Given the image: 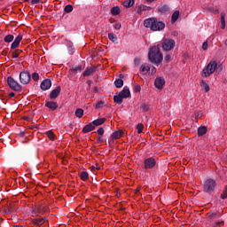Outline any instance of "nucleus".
I'll list each match as a JSON object with an SVG mask.
<instances>
[{
	"instance_id": "obj_1",
	"label": "nucleus",
	"mask_w": 227,
	"mask_h": 227,
	"mask_svg": "<svg viewBox=\"0 0 227 227\" xmlns=\"http://www.w3.org/2000/svg\"><path fill=\"white\" fill-rule=\"evenodd\" d=\"M145 27H150L151 31H162L166 27V24L157 20L155 18H149L144 21Z\"/></svg>"
},
{
	"instance_id": "obj_2",
	"label": "nucleus",
	"mask_w": 227,
	"mask_h": 227,
	"mask_svg": "<svg viewBox=\"0 0 227 227\" xmlns=\"http://www.w3.org/2000/svg\"><path fill=\"white\" fill-rule=\"evenodd\" d=\"M148 58L151 63H161L163 57L160 53V48L159 46H153L150 49Z\"/></svg>"
},
{
	"instance_id": "obj_3",
	"label": "nucleus",
	"mask_w": 227,
	"mask_h": 227,
	"mask_svg": "<svg viewBox=\"0 0 227 227\" xmlns=\"http://www.w3.org/2000/svg\"><path fill=\"white\" fill-rule=\"evenodd\" d=\"M217 69V61L211 60L207 66L202 70V77H210Z\"/></svg>"
},
{
	"instance_id": "obj_4",
	"label": "nucleus",
	"mask_w": 227,
	"mask_h": 227,
	"mask_svg": "<svg viewBox=\"0 0 227 227\" xmlns=\"http://www.w3.org/2000/svg\"><path fill=\"white\" fill-rule=\"evenodd\" d=\"M216 186H217V183H215V180L207 179L204 182L203 191H204V192H207V194H212V192H214V191L215 190Z\"/></svg>"
},
{
	"instance_id": "obj_5",
	"label": "nucleus",
	"mask_w": 227,
	"mask_h": 227,
	"mask_svg": "<svg viewBox=\"0 0 227 227\" xmlns=\"http://www.w3.org/2000/svg\"><path fill=\"white\" fill-rule=\"evenodd\" d=\"M47 210H49L47 205L36 204L34 207H32V214H34V215H43Z\"/></svg>"
},
{
	"instance_id": "obj_6",
	"label": "nucleus",
	"mask_w": 227,
	"mask_h": 227,
	"mask_svg": "<svg viewBox=\"0 0 227 227\" xmlns=\"http://www.w3.org/2000/svg\"><path fill=\"white\" fill-rule=\"evenodd\" d=\"M7 84L13 91H22V86L12 76L7 78Z\"/></svg>"
},
{
	"instance_id": "obj_7",
	"label": "nucleus",
	"mask_w": 227,
	"mask_h": 227,
	"mask_svg": "<svg viewBox=\"0 0 227 227\" xmlns=\"http://www.w3.org/2000/svg\"><path fill=\"white\" fill-rule=\"evenodd\" d=\"M175 40L173 39H165L161 43V47L163 51H173L175 49Z\"/></svg>"
},
{
	"instance_id": "obj_8",
	"label": "nucleus",
	"mask_w": 227,
	"mask_h": 227,
	"mask_svg": "<svg viewBox=\"0 0 227 227\" xmlns=\"http://www.w3.org/2000/svg\"><path fill=\"white\" fill-rule=\"evenodd\" d=\"M29 81H31V74L27 71H23L20 74V82L21 84H29Z\"/></svg>"
},
{
	"instance_id": "obj_9",
	"label": "nucleus",
	"mask_w": 227,
	"mask_h": 227,
	"mask_svg": "<svg viewBox=\"0 0 227 227\" xmlns=\"http://www.w3.org/2000/svg\"><path fill=\"white\" fill-rule=\"evenodd\" d=\"M144 164L145 169H153V168H155L157 161H155V159L153 158H147L145 160Z\"/></svg>"
},
{
	"instance_id": "obj_10",
	"label": "nucleus",
	"mask_w": 227,
	"mask_h": 227,
	"mask_svg": "<svg viewBox=\"0 0 227 227\" xmlns=\"http://www.w3.org/2000/svg\"><path fill=\"white\" fill-rule=\"evenodd\" d=\"M22 35L21 34H19L14 41L12 42V43L11 44V51H15L18 49V47L20 45V42H22Z\"/></svg>"
},
{
	"instance_id": "obj_11",
	"label": "nucleus",
	"mask_w": 227,
	"mask_h": 227,
	"mask_svg": "<svg viewBox=\"0 0 227 227\" xmlns=\"http://www.w3.org/2000/svg\"><path fill=\"white\" fill-rule=\"evenodd\" d=\"M52 86V82L51 79H45L41 82V90L43 91H47V90H51V87Z\"/></svg>"
},
{
	"instance_id": "obj_12",
	"label": "nucleus",
	"mask_w": 227,
	"mask_h": 227,
	"mask_svg": "<svg viewBox=\"0 0 227 227\" xmlns=\"http://www.w3.org/2000/svg\"><path fill=\"white\" fill-rule=\"evenodd\" d=\"M164 84H166V81L162 77H157L154 82V86L158 90H162L164 88Z\"/></svg>"
},
{
	"instance_id": "obj_13",
	"label": "nucleus",
	"mask_w": 227,
	"mask_h": 227,
	"mask_svg": "<svg viewBox=\"0 0 227 227\" xmlns=\"http://www.w3.org/2000/svg\"><path fill=\"white\" fill-rule=\"evenodd\" d=\"M60 93H61V87L58 86L50 93V98L51 100H55V98H58V97H59Z\"/></svg>"
},
{
	"instance_id": "obj_14",
	"label": "nucleus",
	"mask_w": 227,
	"mask_h": 227,
	"mask_svg": "<svg viewBox=\"0 0 227 227\" xmlns=\"http://www.w3.org/2000/svg\"><path fill=\"white\" fill-rule=\"evenodd\" d=\"M97 72V67H88L82 74L83 77H90V75H93Z\"/></svg>"
},
{
	"instance_id": "obj_15",
	"label": "nucleus",
	"mask_w": 227,
	"mask_h": 227,
	"mask_svg": "<svg viewBox=\"0 0 227 227\" xmlns=\"http://www.w3.org/2000/svg\"><path fill=\"white\" fill-rule=\"evenodd\" d=\"M45 107H48L51 111H56L58 109V103L54 101H47L45 103Z\"/></svg>"
},
{
	"instance_id": "obj_16",
	"label": "nucleus",
	"mask_w": 227,
	"mask_h": 227,
	"mask_svg": "<svg viewBox=\"0 0 227 227\" xmlns=\"http://www.w3.org/2000/svg\"><path fill=\"white\" fill-rule=\"evenodd\" d=\"M46 221V218H35L32 220V223L35 226H42V224H45Z\"/></svg>"
},
{
	"instance_id": "obj_17",
	"label": "nucleus",
	"mask_w": 227,
	"mask_h": 227,
	"mask_svg": "<svg viewBox=\"0 0 227 227\" xmlns=\"http://www.w3.org/2000/svg\"><path fill=\"white\" fill-rule=\"evenodd\" d=\"M91 130H95V126L93 123H89L85 125L82 129L83 134H88V132H91Z\"/></svg>"
},
{
	"instance_id": "obj_18",
	"label": "nucleus",
	"mask_w": 227,
	"mask_h": 227,
	"mask_svg": "<svg viewBox=\"0 0 227 227\" xmlns=\"http://www.w3.org/2000/svg\"><path fill=\"white\" fill-rule=\"evenodd\" d=\"M119 94L122 97V98H129L130 97V90L124 88Z\"/></svg>"
},
{
	"instance_id": "obj_19",
	"label": "nucleus",
	"mask_w": 227,
	"mask_h": 227,
	"mask_svg": "<svg viewBox=\"0 0 227 227\" xmlns=\"http://www.w3.org/2000/svg\"><path fill=\"white\" fill-rule=\"evenodd\" d=\"M123 136V130H117V131H114L111 137L112 139H120V137H121Z\"/></svg>"
},
{
	"instance_id": "obj_20",
	"label": "nucleus",
	"mask_w": 227,
	"mask_h": 227,
	"mask_svg": "<svg viewBox=\"0 0 227 227\" xmlns=\"http://www.w3.org/2000/svg\"><path fill=\"white\" fill-rule=\"evenodd\" d=\"M103 123H106V118H99L92 121L94 127H98L99 125H103Z\"/></svg>"
},
{
	"instance_id": "obj_21",
	"label": "nucleus",
	"mask_w": 227,
	"mask_h": 227,
	"mask_svg": "<svg viewBox=\"0 0 227 227\" xmlns=\"http://www.w3.org/2000/svg\"><path fill=\"white\" fill-rule=\"evenodd\" d=\"M178 17H180V11H175L171 17V22L175 24L178 20Z\"/></svg>"
},
{
	"instance_id": "obj_22",
	"label": "nucleus",
	"mask_w": 227,
	"mask_h": 227,
	"mask_svg": "<svg viewBox=\"0 0 227 227\" xmlns=\"http://www.w3.org/2000/svg\"><path fill=\"white\" fill-rule=\"evenodd\" d=\"M84 70V67L82 66H76L74 67H72L69 72H72V74H77L78 72H82Z\"/></svg>"
},
{
	"instance_id": "obj_23",
	"label": "nucleus",
	"mask_w": 227,
	"mask_h": 227,
	"mask_svg": "<svg viewBox=\"0 0 227 227\" xmlns=\"http://www.w3.org/2000/svg\"><path fill=\"white\" fill-rule=\"evenodd\" d=\"M122 5L124 8H132L134 6V0H125L122 2Z\"/></svg>"
},
{
	"instance_id": "obj_24",
	"label": "nucleus",
	"mask_w": 227,
	"mask_h": 227,
	"mask_svg": "<svg viewBox=\"0 0 227 227\" xmlns=\"http://www.w3.org/2000/svg\"><path fill=\"white\" fill-rule=\"evenodd\" d=\"M114 102L115 104H118L119 106L123 103V97H121L120 94L114 97Z\"/></svg>"
},
{
	"instance_id": "obj_25",
	"label": "nucleus",
	"mask_w": 227,
	"mask_h": 227,
	"mask_svg": "<svg viewBox=\"0 0 227 227\" xmlns=\"http://www.w3.org/2000/svg\"><path fill=\"white\" fill-rule=\"evenodd\" d=\"M221 24L222 29H224V27H226V13L224 12L221 13Z\"/></svg>"
},
{
	"instance_id": "obj_26",
	"label": "nucleus",
	"mask_w": 227,
	"mask_h": 227,
	"mask_svg": "<svg viewBox=\"0 0 227 227\" xmlns=\"http://www.w3.org/2000/svg\"><path fill=\"white\" fill-rule=\"evenodd\" d=\"M74 114L76 118H82V116L84 115V110H82V108H77Z\"/></svg>"
},
{
	"instance_id": "obj_27",
	"label": "nucleus",
	"mask_w": 227,
	"mask_h": 227,
	"mask_svg": "<svg viewBox=\"0 0 227 227\" xmlns=\"http://www.w3.org/2000/svg\"><path fill=\"white\" fill-rule=\"evenodd\" d=\"M15 36H13V35H7L4 38V42H5V43H12V42H13Z\"/></svg>"
},
{
	"instance_id": "obj_28",
	"label": "nucleus",
	"mask_w": 227,
	"mask_h": 227,
	"mask_svg": "<svg viewBox=\"0 0 227 227\" xmlns=\"http://www.w3.org/2000/svg\"><path fill=\"white\" fill-rule=\"evenodd\" d=\"M207 134V127L201 126L198 129V136H205Z\"/></svg>"
},
{
	"instance_id": "obj_29",
	"label": "nucleus",
	"mask_w": 227,
	"mask_h": 227,
	"mask_svg": "<svg viewBox=\"0 0 227 227\" xmlns=\"http://www.w3.org/2000/svg\"><path fill=\"white\" fill-rule=\"evenodd\" d=\"M121 12L120 7L118 6H114L111 9V13L114 16L120 15Z\"/></svg>"
},
{
	"instance_id": "obj_30",
	"label": "nucleus",
	"mask_w": 227,
	"mask_h": 227,
	"mask_svg": "<svg viewBox=\"0 0 227 227\" xmlns=\"http://www.w3.org/2000/svg\"><path fill=\"white\" fill-rule=\"evenodd\" d=\"M140 72L143 74H147V72H150V66L143 64L140 67Z\"/></svg>"
},
{
	"instance_id": "obj_31",
	"label": "nucleus",
	"mask_w": 227,
	"mask_h": 227,
	"mask_svg": "<svg viewBox=\"0 0 227 227\" xmlns=\"http://www.w3.org/2000/svg\"><path fill=\"white\" fill-rule=\"evenodd\" d=\"M80 178L83 182H86V180H88V178H90V175L88 174V172L82 171V172L80 173Z\"/></svg>"
},
{
	"instance_id": "obj_32",
	"label": "nucleus",
	"mask_w": 227,
	"mask_h": 227,
	"mask_svg": "<svg viewBox=\"0 0 227 227\" xmlns=\"http://www.w3.org/2000/svg\"><path fill=\"white\" fill-rule=\"evenodd\" d=\"M158 10L160 13H166L169 12V6L168 4H164L161 7H159Z\"/></svg>"
},
{
	"instance_id": "obj_33",
	"label": "nucleus",
	"mask_w": 227,
	"mask_h": 227,
	"mask_svg": "<svg viewBox=\"0 0 227 227\" xmlns=\"http://www.w3.org/2000/svg\"><path fill=\"white\" fill-rule=\"evenodd\" d=\"M200 86H201L202 90H204L206 91V93H208V91H210V87L208 86L207 82L202 81Z\"/></svg>"
},
{
	"instance_id": "obj_34",
	"label": "nucleus",
	"mask_w": 227,
	"mask_h": 227,
	"mask_svg": "<svg viewBox=\"0 0 227 227\" xmlns=\"http://www.w3.org/2000/svg\"><path fill=\"white\" fill-rule=\"evenodd\" d=\"M108 38H109V40H111V42H113L114 43H116V42H118V37H116V35H114V33H109V34H108Z\"/></svg>"
},
{
	"instance_id": "obj_35",
	"label": "nucleus",
	"mask_w": 227,
	"mask_h": 227,
	"mask_svg": "<svg viewBox=\"0 0 227 227\" xmlns=\"http://www.w3.org/2000/svg\"><path fill=\"white\" fill-rule=\"evenodd\" d=\"M114 85L117 87V88H121L123 86V80L121 79H116L115 82H114Z\"/></svg>"
},
{
	"instance_id": "obj_36",
	"label": "nucleus",
	"mask_w": 227,
	"mask_h": 227,
	"mask_svg": "<svg viewBox=\"0 0 227 227\" xmlns=\"http://www.w3.org/2000/svg\"><path fill=\"white\" fill-rule=\"evenodd\" d=\"M220 215H219V212H215V213H212L208 215V219H219Z\"/></svg>"
},
{
	"instance_id": "obj_37",
	"label": "nucleus",
	"mask_w": 227,
	"mask_h": 227,
	"mask_svg": "<svg viewBox=\"0 0 227 227\" xmlns=\"http://www.w3.org/2000/svg\"><path fill=\"white\" fill-rule=\"evenodd\" d=\"M74 11V6H72L71 4L66 5L64 12H66V13H71V12Z\"/></svg>"
},
{
	"instance_id": "obj_38",
	"label": "nucleus",
	"mask_w": 227,
	"mask_h": 227,
	"mask_svg": "<svg viewBox=\"0 0 227 227\" xmlns=\"http://www.w3.org/2000/svg\"><path fill=\"white\" fill-rule=\"evenodd\" d=\"M140 108L142 109L143 113H146L150 110V106L145 103L142 104Z\"/></svg>"
},
{
	"instance_id": "obj_39",
	"label": "nucleus",
	"mask_w": 227,
	"mask_h": 227,
	"mask_svg": "<svg viewBox=\"0 0 227 227\" xmlns=\"http://www.w3.org/2000/svg\"><path fill=\"white\" fill-rule=\"evenodd\" d=\"M46 135L48 136L49 139H51V141H54L55 139V135L51 130H49Z\"/></svg>"
},
{
	"instance_id": "obj_40",
	"label": "nucleus",
	"mask_w": 227,
	"mask_h": 227,
	"mask_svg": "<svg viewBox=\"0 0 227 227\" xmlns=\"http://www.w3.org/2000/svg\"><path fill=\"white\" fill-rule=\"evenodd\" d=\"M143 129H145V126L143 125V123H138L137 125V129L138 134H141L143 132Z\"/></svg>"
},
{
	"instance_id": "obj_41",
	"label": "nucleus",
	"mask_w": 227,
	"mask_h": 227,
	"mask_svg": "<svg viewBox=\"0 0 227 227\" xmlns=\"http://www.w3.org/2000/svg\"><path fill=\"white\" fill-rule=\"evenodd\" d=\"M227 198V185L225 186V189L223 190V192L221 194L222 200H226Z\"/></svg>"
},
{
	"instance_id": "obj_42",
	"label": "nucleus",
	"mask_w": 227,
	"mask_h": 227,
	"mask_svg": "<svg viewBox=\"0 0 227 227\" xmlns=\"http://www.w3.org/2000/svg\"><path fill=\"white\" fill-rule=\"evenodd\" d=\"M164 59H165L166 63H169V61H172L173 56H171L170 54H168L165 56Z\"/></svg>"
},
{
	"instance_id": "obj_43",
	"label": "nucleus",
	"mask_w": 227,
	"mask_h": 227,
	"mask_svg": "<svg viewBox=\"0 0 227 227\" xmlns=\"http://www.w3.org/2000/svg\"><path fill=\"white\" fill-rule=\"evenodd\" d=\"M96 109H100L102 107H104V101H99L96 104L95 106Z\"/></svg>"
},
{
	"instance_id": "obj_44",
	"label": "nucleus",
	"mask_w": 227,
	"mask_h": 227,
	"mask_svg": "<svg viewBox=\"0 0 227 227\" xmlns=\"http://www.w3.org/2000/svg\"><path fill=\"white\" fill-rule=\"evenodd\" d=\"M32 79H33V81H38V79H40V74H38V73H34L33 74H32Z\"/></svg>"
},
{
	"instance_id": "obj_45",
	"label": "nucleus",
	"mask_w": 227,
	"mask_h": 227,
	"mask_svg": "<svg viewBox=\"0 0 227 227\" xmlns=\"http://www.w3.org/2000/svg\"><path fill=\"white\" fill-rule=\"evenodd\" d=\"M207 10H208L209 12H212L213 13H215V15H218V13H219V10L214 9V8H212V7H208Z\"/></svg>"
},
{
	"instance_id": "obj_46",
	"label": "nucleus",
	"mask_w": 227,
	"mask_h": 227,
	"mask_svg": "<svg viewBox=\"0 0 227 227\" xmlns=\"http://www.w3.org/2000/svg\"><path fill=\"white\" fill-rule=\"evenodd\" d=\"M134 63H135L136 67H139V64L141 63V59L135 58Z\"/></svg>"
},
{
	"instance_id": "obj_47",
	"label": "nucleus",
	"mask_w": 227,
	"mask_h": 227,
	"mask_svg": "<svg viewBox=\"0 0 227 227\" xmlns=\"http://www.w3.org/2000/svg\"><path fill=\"white\" fill-rule=\"evenodd\" d=\"M202 49H203V51H207V49H208V43L207 42L203 43Z\"/></svg>"
},
{
	"instance_id": "obj_48",
	"label": "nucleus",
	"mask_w": 227,
	"mask_h": 227,
	"mask_svg": "<svg viewBox=\"0 0 227 227\" xmlns=\"http://www.w3.org/2000/svg\"><path fill=\"white\" fill-rule=\"evenodd\" d=\"M97 132L99 136H104V128H99Z\"/></svg>"
},
{
	"instance_id": "obj_49",
	"label": "nucleus",
	"mask_w": 227,
	"mask_h": 227,
	"mask_svg": "<svg viewBox=\"0 0 227 227\" xmlns=\"http://www.w3.org/2000/svg\"><path fill=\"white\" fill-rule=\"evenodd\" d=\"M66 43L67 47L72 48L74 47V43L71 41L66 40Z\"/></svg>"
},
{
	"instance_id": "obj_50",
	"label": "nucleus",
	"mask_w": 227,
	"mask_h": 227,
	"mask_svg": "<svg viewBox=\"0 0 227 227\" xmlns=\"http://www.w3.org/2000/svg\"><path fill=\"white\" fill-rule=\"evenodd\" d=\"M134 91H136V93H139V91H141V86L136 85L135 89H134Z\"/></svg>"
},
{
	"instance_id": "obj_51",
	"label": "nucleus",
	"mask_w": 227,
	"mask_h": 227,
	"mask_svg": "<svg viewBox=\"0 0 227 227\" xmlns=\"http://www.w3.org/2000/svg\"><path fill=\"white\" fill-rule=\"evenodd\" d=\"M114 29H121V23H115L114 25Z\"/></svg>"
},
{
	"instance_id": "obj_52",
	"label": "nucleus",
	"mask_w": 227,
	"mask_h": 227,
	"mask_svg": "<svg viewBox=\"0 0 227 227\" xmlns=\"http://www.w3.org/2000/svg\"><path fill=\"white\" fill-rule=\"evenodd\" d=\"M42 0H31V4H38Z\"/></svg>"
},
{
	"instance_id": "obj_53",
	"label": "nucleus",
	"mask_w": 227,
	"mask_h": 227,
	"mask_svg": "<svg viewBox=\"0 0 227 227\" xmlns=\"http://www.w3.org/2000/svg\"><path fill=\"white\" fill-rule=\"evenodd\" d=\"M97 143H104V138L102 137H98Z\"/></svg>"
},
{
	"instance_id": "obj_54",
	"label": "nucleus",
	"mask_w": 227,
	"mask_h": 227,
	"mask_svg": "<svg viewBox=\"0 0 227 227\" xmlns=\"http://www.w3.org/2000/svg\"><path fill=\"white\" fill-rule=\"evenodd\" d=\"M12 58H19V52L13 51L12 52Z\"/></svg>"
},
{
	"instance_id": "obj_55",
	"label": "nucleus",
	"mask_w": 227,
	"mask_h": 227,
	"mask_svg": "<svg viewBox=\"0 0 227 227\" xmlns=\"http://www.w3.org/2000/svg\"><path fill=\"white\" fill-rule=\"evenodd\" d=\"M26 136V133L24 131L20 132V137H24Z\"/></svg>"
},
{
	"instance_id": "obj_56",
	"label": "nucleus",
	"mask_w": 227,
	"mask_h": 227,
	"mask_svg": "<svg viewBox=\"0 0 227 227\" xmlns=\"http://www.w3.org/2000/svg\"><path fill=\"white\" fill-rule=\"evenodd\" d=\"M9 97H10L11 98H12V97H15V93H14V92H10V93H9Z\"/></svg>"
},
{
	"instance_id": "obj_57",
	"label": "nucleus",
	"mask_w": 227,
	"mask_h": 227,
	"mask_svg": "<svg viewBox=\"0 0 227 227\" xmlns=\"http://www.w3.org/2000/svg\"><path fill=\"white\" fill-rule=\"evenodd\" d=\"M96 169H97V171H99V169H100V166H98V164H96Z\"/></svg>"
},
{
	"instance_id": "obj_58",
	"label": "nucleus",
	"mask_w": 227,
	"mask_h": 227,
	"mask_svg": "<svg viewBox=\"0 0 227 227\" xmlns=\"http://www.w3.org/2000/svg\"><path fill=\"white\" fill-rule=\"evenodd\" d=\"M140 10H143V11L146 10V6H145V5L140 6Z\"/></svg>"
},
{
	"instance_id": "obj_59",
	"label": "nucleus",
	"mask_w": 227,
	"mask_h": 227,
	"mask_svg": "<svg viewBox=\"0 0 227 227\" xmlns=\"http://www.w3.org/2000/svg\"><path fill=\"white\" fill-rule=\"evenodd\" d=\"M95 169H97L96 167L95 166H91V170L95 171Z\"/></svg>"
},
{
	"instance_id": "obj_60",
	"label": "nucleus",
	"mask_w": 227,
	"mask_h": 227,
	"mask_svg": "<svg viewBox=\"0 0 227 227\" xmlns=\"http://www.w3.org/2000/svg\"><path fill=\"white\" fill-rule=\"evenodd\" d=\"M24 120H25L26 121H29V117H25Z\"/></svg>"
},
{
	"instance_id": "obj_61",
	"label": "nucleus",
	"mask_w": 227,
	"mask_h": 227,
	"mask_svg": "<svg viewBox=\"0 0 227 227\" xmlns=\"http://www.w3.org/2000/svg\"><path fill=\"white\" fill-rule=\"evenodd\" d=\"M224 45H227V39H226L225 42H224Z\"/></svg>"
},
{
	"instance_id": "obj_62",
	"label": "nucleus",
	"mask_w": 227,
	"mask_h": 227,
	"mask_svg": "<svg viewBox=\"0 0 227 227\" xmlns=\"http://www.w3.org/2000/svg\"><path fill=\"white\" fill-rule=\"evenodd\" d=\"M153 72H154V73L156 72L155 67L153 68Z\"/></svg>"
},
{
	"instance_id": "obj_63",
	"label": "nucleus",
	"mask_w": 227,
	"mask_h": 227,
	"mask_svg": "<svg viewBox=\"0 0 227 227\" xmlns=\"http://www.w3.org/2000/svg\"><path fill=\"white\" fill-rule=\"evenodd\" d=\"M120 77H121V79H122V77H123V74H120Z\"/></svg>"
},
{
	"instance_id": "obj_64",
	"label": "nucleus",
	"mask_w": 227,
	"mask_h": 227,
	"mask_svg": "<svg viewBox=\"0 0 227 227\" xmlns=\"http://www.w3.org/2000/svg\"><path fill=\"white\" fill-rule=\"evenodd\" d=\"M137 192H139V188L137 189Z\"/></svg>"
}]
</instances>
